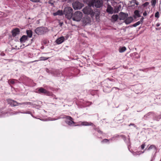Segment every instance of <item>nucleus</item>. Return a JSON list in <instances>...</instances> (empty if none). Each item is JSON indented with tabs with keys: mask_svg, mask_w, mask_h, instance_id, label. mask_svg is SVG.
I'll return each mask as SVG.
<instances>
[{
	"mask_svg": "<svg viewBox=\"0 0 161 161\" xmlns=\"http://www.w3.org/2000/svg\"><path fill=\"white\" fill-rule=\"evenodd\" d=\"M114 120L117 123H121L123 121V118L120 117V115H118L114 118Z\"/></svg>",
	"mask_w": 161,
	"mask_h": 161,
	"instance_id": "nucleus-15",
	"label": "nucleus"
},
{
	"mask_svg": "<svg viewBox=\"0 0 161 161\" xmlns=\"http://www.w3.org/2000/svg\"><path fill=\"white\" fill-rule=\"evenodd\" d=\"M114 88H115V89H118V88L117 87H114Z\"/></svg>",
	"mask_w": 161,
	"mask_h": 161,
	"instance_id": "nucleus-58",
	"label": "nucleus"
},
{
	"mask_svg": "<svg viewBox=\"0 0 161 161\" xmlns=\"http://www.w3.org/2000/svg\"><path fill=\"white\" fill-rule=\"evenodd\" d=\"M160 25L158 23H157V24H156V26H157V27H158Z\"/></svg>",
	"mask_w": 161,
	"mask_h": 161,
	"instance_id": "nucleus-55",
	"label": "nucleus"
},
{
	"mask_svg": "<svg viewBox=\"0 0 161 161\" xmlns=\"http://www.w3.org/2000/svg\"><path fill=\"white\" fill-rule=\"evenodd\" d=\"M26 33L28 37L29 38H31L32 36L33 32L31 30H28L26 31Z\"/></svg>",
	"mask_w": 161,
	"mask_h": 161,
	"instance_id": "nucleus-23",
	"label": "nucleus"
},
{
	"mask_svg": "<svg viewBox=\"0 0 161 161\" xmlns=\"http://www.w3.org/2000/svg\"><path fill=\"white\" fill-rule=\"evenodd\" d=\"M141 22H142V21H138L136 23L132 25V26L134 27H136V26L140 24H141Z\"/></svg>",
	"mask_w": 161,
	"mask_h": 161,
	"instance_id": "nucleus-33",
	"label": "nucleus"
},
{
	"mask_svg": "<svg viewBox=\"0 0 161 161\" xmlns=\"http://www.w3.org/2000/svg\"><path fill=\"white\" fill-rule=\"evenodd\" d=\"M20 113H22V114H30L32 116V117H33L34 118H36L34 116L32 115V114H31V112H30V111H26V112H20Z\"/></svg>",
	"mask_w": 161,
	"mask_h": 161,
	"instance_id": "nucleus-30",
	"label": "nucleus"
},
{
	"mask_svg": "<svg viewBox=\"0 0 161 161\" xmlns=\"http://www.w3.org/2000/svg\"><path fill=\"white\" fill-rule=\"evenodd\" d=\"M124 51H119L120 53H122L124 52Z\"/></svg>",
	"mask_w": 161,
	"mask_h": 161,
	"instance_id": "nucleus-56",
	"label": "nucleus"
},
{
	"mask_svg": "<svg viewBox=\"0 0 161 161\" xmlns=\"http://www.w3.org/2000/svg\"><path fill=\"white\" fill-rule=\"evenodd\" d=\"M82 13L80 11H77L75 12L72 16V19L74 21H79L82 19Z\"/></svg>",
	"mask_w": 161,
	"mask_h": 161,
	"instance_id": "nucleus-4",
	"label": "nucleus"
},
{
	"mask_svg": "<svg viewBox=\"0 0 161 161\" xmlns=\"http://www.w3.org/2000/svg\"><path fill=\"white\" fill-rule=\"evenodd\" d=\"M155 17L158 18L159 17V13L158 12H157L155 13Z\"/></svg>",
	"mask_w": 161,
	"mask_h": 161,
	"instance_id": "nucleus-36",
	"label": "nucleus"
},
{
	"mask_svg": "<svg viewBox=\"0 0 161 161\" xmlns=\"http://www.w3.org/2000/svg\"><path fill=\"white\" fill-rule=\"evenodd\" d=\"M118 18V16L117 14L113 15L112 17V19L113 21H116Z\"/></svg>",
	"mask_w": 161,
	"mask_h": 161,
	"instance_id": "nucleus-26",
	"label": "nucleus"
},
{
	"mask_svg": "<svg viewBox=\"0 0 161 161\" xmlns=\"http://www.w3.org/2000/svg\"><path fill=\"white\" fill-rule=\"evenodd\" d=\"M149 4V3L148 2H146L143 4V6L144 7H146Z\"/></svg>",
	"mask_w": 161,
	"mask_h": 161,
	"instance_id": "nucleus-41",
	"label": "nucleus"
},
{
	"mask_svg": "<svg viewBox=\"0 0 161 161\" xmlns=\"http://www.w3.org/2000/svg\"><path fill=\"white\" fill-rule=\"evenodd\" d=\"M154 149L155 150H157V148L155 147V146L154 145H151L148 149H147L148 150H149L151 149Z\"/></svg>",
	"mask_w": 161,
	"mask_h": 161,
	"instance_id": "nucleus-27",
	"label": "nucleus"
},
{
	"mask_svg": "<svg viewBox=\"0 0 161 161\" xmlns=\"http://www.w3.org/2000/svg\"><path fill=\"white\" fill-rule=\"evenodd\" d=\"M7 101L8 103L12 107L18 106L19 105H28L30 103L29 102H25L19 103H17L16 101L11 99H7Z\"/></svg>",
	"mask_w": 161,
	"mask_h": 161,
	"instance_id": "nucleus-3",
	"label": "nucleus"
},
{
	"mask_svg": "<svg viewBox=\"0 0 161 161\" xmlns=\"http://www.w3.org/2000/svg\"><path fill=\"white\" fill-rule=\"evenodd\" d=\"M43 54L46 55V57H40V60H45L49 58L51 56H53L52 52H49L47 53H43Z\"/></svg>",
	"mask_w": 161,
	"mask_h": 161,
	"instance_id": "nucleus-10",
	"label": "nucleus"
},
{
	"mask_svg": "<svg viewBox=\"0 0 161 161\" xmlns=\"http://www.w3.org/2000/svg\"><path fill=\"white\" fill-rule=\"evenodd\" d=\"M15 80L14 79L9 80H8V84L10 85V84H14L15 83Z\"/></svg>",
	"mask_w": 161,
	"mask_h": 161,
	"instance_id": "nucleus-32",
	"label": "nucleus"
},
{
	"mask_svg": "<svg viewBox=\"0 0 161 161\" xmlns=\"http://www.w3.org/2000/svg\"><path fill=\"white\" fill-rule=\"evenodd\" d=\"M154 116V112H150L145 115L144 116V118L147 120L148 119L151 118L152 117H153Z\"/></svg>",
	"mask_w": 161,
	"mask_h": 161,
	"instance_id": "nucleus-12",
	"label": "nucleus"
},
{
	"mask_svg": "<svg viewBox=\"0 0 161 161\" xmlns=\"http://www.w3.org/2000/svg\"><path fill=\"white\" fill-rule=\"evenodd\" d=\"M133 20V18L131 17H130L127 18H126L125 20V22L126 24H129L132 22Z\"/></svg>",
	"mask_w": 161,
	"mask_h": 161,
	"instance_id": "nucleus-18",
	"label": "nucleus"
},
{
	"mask_svg": "<svg viewBox=\"0 0 161 161\" xmlns=\"http://www.w3.org/2000/svg\"><path fill=\"white\" fill-rule=\"evenodd\" d=\"M28 39V36L26 35H23L20 38V41L21 42H25Z\"/></svg>",
	"mask_w": 161,
	"mask_h": 161,
	"instance_id": "nucleus-19",
	"label": "nucleus"
},
{
	"mask_svg": "<svg viewBox=\"0 0 161 161\" xmlns=\"http://www.w3.org/2000/svg\"><path fill=\"white\" fill-rule=\"evenodd\" d=\"M54 2L52 0H49L48 2L49 4H50L52 6H54L53 3Z\"/></svg>",
	"mask_w": 161,
	"mask_h": 161,
	"instance_id": "nucleus-35",
	"label": "nucleus"
},
{
	"mask_svg": "<svg viewBox=\"0 0 161 161\" xmlns=\"http://www.w3.org/2000/svg\"><path fill=\"white\" fill-rule=\"evenodd\" d=\"M31 1L34 3H38L40 2V0H30Z\"/></svg>",
	"mask_w": 161,
	"mask_h": 161,
	"instance_id": "nucleus-44",
	"label": "nucleus"
},
{
	"mask_svg": "<svg viewBox=\"0 0 161 161\" xmlns=\"http://www.w3.org/2000/svg\"><path fill=\"white\" fill-rule=\"evenodd\" d=\"M103 91L104 92L107 93H108L110 92L111 91V90L110 88L109 87H106V89H103Z\"/></svg>",
	"mask_w": 161,
	"mask_h": 161,
	"instance_id": "nucleus-31",
	"label": "nucleus"
},
{
	"mask_svg": "<svg viewBox=\"0 0 161 161\" xmlns=\"http://www.w3.org/2000/svg\"><path fill=\"white\" fill-rule=\"evenodd\" d=\"M47 40H44L43 42V43L45 44H47Z\"/></svg>",
	"mask_w": 161,
	"mask_h": 161,
	"instance_id": "nucleus-48",
	"label": "nucleus"
},
{
	"mask_svg": "<svg viewBox=\"0 0 161 161\" xmlns=\"http://www.w3.org/2000/svg\"><path fill=\"white\" fill-rule=\"evenodd\" d=\"M12 36L14 37L16 36L17 35H19L20 33L19 29L18 28H16L13 29L12 31Z\"/></svg>",
	"mask_w": 161,
	"mask_h": 161,
	"instance_id": "nucleus-13",
	"label": "nucleus"
},
{
	"mask_svg": "<svg viewBox=\"0 0 161 161\" xmlns=\"http://www.w3.org/2000/svg\"><path fill=\"white\" fill-rule=\"evenodd\" d=\"M95 130H96L98 133L102 134V132L100 130H99L98 128H97L95 129Z\"/></svg>",
	"mask_w": 161,
	"mask_h": 161,
	"instance_id": "nucleus-46",
	"label": "nucleus"
},
{
	"mask_svg": "<svg viewBox=\"0 0 161 161\" xmlns=\"http://www.w3.org/2000/svg\"><path fill=\"white\" fill-rule=\"evenodd\" d=\"M53 69H52L51 70L47 69L46 71L47 73H51V71Z\"/></svg>",
	"mask_w": 161,
	"mask_h": 161,
	"instance_id": "nucleus-47",
	"label": "nucleus"
},
{
	"mask_svg": "<svg viewBox=\"0 0 161 161\" xmlns=\"http://www.w3.org/2000/svg\"><path fill=\"white\" fill-rule=\"evenodd\" d=\"M134 14L137 17H141L139 11L138 10H136L135 11Z\"/></svg>",
	"mask_w": 161,
	"mask_h": 161,
	"instance_id": "nucleus-29",
	"label": "nucleus"
},
{
	"mask_svg": "<svg viewBox=\"0 0 161 161\" xmlns=\"http://www.w3.org/2000/svg\"><path fill=\"white\" fill-rule=\"evenodd\" d=\"M84 14H90L92 17L94 15V12L93 11L91 8L89 7H86L82 10Z\"/></svg>",
	"mask_w": 161,
	"mask_h": 161,
	"instance_id": "nucleus-5",
	"label": "nucleus"
},
{
	"mask_svg": "<svg viewBox=\"0 0 161 161\" xmlns=\"http://www.w3.org/2000/svg\"><path fill=\"white\" fill-rule=\"evenodd\" d=\"M108 142V140L107 139H104L102 141V143H104V142Z\"/></svg>",
	"mask_w": 161,
	"mask_h": 161,
	"instance_id": "nucleus-38",
	"label": "nucleus"
},
{
	"mask_svg": "<svg viewBox=\"0 0 161 161\" xmlns=\"http://www.w3.org/2000/svg\"><path fill=\"white\" fill-rule=\"evenodd\" d=\"M145 69H139L140 71H145Z\"/></svg>",
	"mask_w": 161,
	"mask_h": 161,
	"instance_id": "nucleus-53",
	"label": "nucleus"
},
{
	"mask_svg": "<svg viewBox=\"0 0 161 161\" xmlns=\"http://www.w3.org/2000/svg\"><path fill=\"white\" fill-rule=\"evenodd\" d=\"M41 48H41L42 49H43V47H41Z\"/></svg>",
	"mask_w": 161,
	"mask_h": 161,
	"instance_id": "nucleus-61",
	"label": "nucleus"
},
{
	"mask_svg": "<svg viewBox=\"0 0 161 161\" xmlns=\"http://www.w3.org/2000/svg\"><path fill=\"white\" fill-rule=\"evenodd\" d=\"M36 33L38 35H42L44 33V28L43 27H39L35 30Z\"/></svg>",
	"mask_w": 161,
	"mask_h": 161,
	"instance_id": "nucleus-9",
	"label": "nucleus"
},
{
	"mask_svg": "<svg viewBox=\"0 0 161 161\" xmlns=\"http://www.w3.org/2000/svg\"><path fill=\"white\" fill-rule=\"evenodd\" d=\"M41 48H41L42 49H43V47H41Z\"/></svg>",
	"mask_w": 161,
	"mask_h": 161,
	"instance_id": "nucleus-60",
	"label": "nucleus"
},
{
	"mask_svg": "<svg viewBox=\"0 0 161 161\" xmlns=\"http://www.w3.org/2000/svg\"><path fill=\"white\" fill-rule=\"evenodd\" d=\"M114 137H113L112 139L111 140H112V139H114Z\"/></svg>",
	"mask_w": 161,
	"mask_h": 161,
	"instance_id": "nucleus-59",
	"label": "nucleus"
},
{
	"mask_svg": "<svg viewBox=\"0 0 161 161\" xmlns=\"http://www.w3.org/2000/svg\"><path fill=\"white\" fill-rule=\"evenodd\" d=\"M73 9L70 7L65 8L64 11V13L65 17L68 19H70L73 15Z\"/></svg>",
	"mask_w": 161,
	"mask_h": 161,
	"instance_id": "nucleus-2",
	"label": "nucleus"
},
{
	"mask_svg": "<svg viewBox=\"0 0 161 161\" xmlns=\"http://www.w3.org/2000/svg\"><path fill=\"white\" fill-rule=\"evenodd\" d=\"M151 3L152 6H155L156 3V0H152Z\"/></svg>",
	"mask_w": 161,
	"mask_h": 161,
	"instance_id": "nucleus-34",
	"label": "nucleus"
},
{
	"mask_svg": "<svg viewBox=\"0 0 161 161\" xmlns=\"http://www.w3.org/2000/svg\"><path fill=\"white\" fill-rule=\"evenodd\" d=\"M86 106H88L89 105V102H87L86 104Z\"/></svg>",
	"mask_w": 161,
	"mask_h": 161,
	"instance_id": "nucleus-54",
	"label": "nucleus"
},
{
	"mask_svg": "<svg viewBox=\"0 0 161 161\" xmlns=\"http://www.w3.org/2000/svg\"><path fill=\"white\" fill-rule=\"evenodd\" d=\"M132 2L134 3H135L137 5L139 4L138 2L136 1V0H133Z\"/></svg>",
	"mask_w": 161,
	"mask_h": 161,
	"instance_id": "nucleus-40",
	"label": "nucleus"
},
{
	"mask_svg": "<svg viewBox=\"0 0 161 161\" xmlns=\"http://www.w3.org/2000/svg\"><path fill=\"white\" fill-rule=\"evenodd\" d=\"M7 113L5 112L2 111L0 109V117H4L6 116V115Z\"/></svg>",
	"mask_w": 161,
	"mask_h": 161,
	"instance_id": "nucleus-28",
	"label": "nucleus"
},
{
	"mask_svg": "<svg viewBox=\"0 0 161 161\" xmlns=\"http://www.w3.org/2000/svg\"><path fill=\"white\" fill-rule=\"evenodd\" d=\"M107 11L110 14H113V8L110 6H108L107 9Z\"/></svg>",
	"mask_w": 161,
	"mask_h": 161,
	"instance_id": "nucleus-24",
	"label": "nucleus"
},
{
	"mask_svg": "<svg viewBox=\"0 0 161 161\" xmlns=\"http://www.w3.org/2000/svg\"><path fill=\"white\" fill-rule=\"evenodd\" d=\"M130 138H128L129 142H130Z\"/></svg>",
	"mask_w": 161,
	"mask_h": 161,
	"instance_id": "nucleus-57",
	"label": "nucleus"
},
{
	"mask_svg": "<svg viewBox=\"0 0 161 161\" xmlns=\"http://www.w3.org/2000/svg\"><path fill=\"white\" fill-rule=\"evenodd\" d=\"M60 119H66V120L65 121V122L69 125H71L75 123L73 121V119L71 117L66 115H61L60 116L58 117L57 119H53L51 120H55Z\"/></svg>",
	"mask_w": 161,
	"mask_h": 161,
	"instance_id": "nucleus-1",
	"label": "nucleus"
},
{
	"mask_svg": "<svg viewBox=\"0 0 161 161\" xmlns=\"http://www.w3.org/2000/svg\"><path fill=\"white\" fill-rule=\"evenodd\" d=\"M131 125L133 126L134 127L136 126L134 124H133V123H130V124L129 125V126H130Z\"/></svg>",
	"mask_w": 161,
	"mask_h": 161,
	"instance_id": "nucleus-49",
	"label": "nucleus"
},
{
	"mask_svg": "<svg viewBox=\"0 0 161 161\" xmlns=\"http://www.w3.org/2000/svg\"><path fill=\"white\" fill-rule=\"evenodd\" d=\"M93 124L91 122H88L86 121H83L81 122V125L83 126L92 125Z\"/></svg>",
	"mask_w": 161,
	"mask_h": 161,
	"instance_id": "nucleus-21",
	"label": "nucleus"
},
{
	"mask_svg": "<svg viewBox=\"0 0 161 161\" xmlns=\"http://www.w3.org/2000/svg\"><path fill=\"white\" fill-rule=\"evenodd\" d=\"M143 19H144V18L143 17H142V18L141 19V20L139 21H142V22H141V24L143 23Z\"/></svg>",
	"mask_w": 161,
	"mask_h": 161,
	"instance_id": "nucleus-51",
	"label": "nucleus"
},
{
	"mask_svg": "<svg viewBox=\"0 0 161 161\" xmlns=\"http://www.w3.org/2000/svg\"><path fill=\"white\" fill-rule=\"evenodd\" d=\"M73 7L75 9H80L82 7V4L78 1H75L72 3Z\"/></svg>",
	"mask_w": 161,
	"mask_h": 161,
	"instance_id": "nucleus-8",
	"label": "nucleus"
},
{
	"mask_svg": "<svg viewBox=\"0 0 161 161\" xmlns=\"http://www.w3.org/2000/svg\"><path fill=\"white\" fill-rule=\"evenodd\" d=\"M108 80L111 81H113V80H114L113 79H110L109 78H108L107 79V80Z\"/></svg>",
	"mask_w": 161,
	"mask_h": 161,
	"instance_id": "nucleus-52",
	"label": "nucleus"
},
{
	"mask_svg": "<svg viewBox=\"0 0 161 161\" xmlns=\"http://www.w3.org/2000/svg\"><path fill=\"white\" fill-rule=\"evenodd\" d=\"M92 5L97 8H100L103 5L102 0H92Z\"/></svg>",
	"mask_w": 161,
	"mask_h": 161,
	"instance_id": "nucleus-7",
	"label": "nucleus"
},
{
	"mask_svg": "<svg viewBox=\"0 0 161 161\" xmlns=\"http://www.w3.org/2000/svg\"><path fill=\"white\" fill-rule=\"evenodd\" d=\"M119 18L120 20H125L128 17V14H127L123 13L122 12H121L119 14Z\"/></svg>",
	"mask_w": 161,
	"mask_h": 161,
	"instance_id": "nucleus-11",
	"label": "nucleus"
},
{
	"mask_svg": "<svg viewBox=\"0 0 161 161\" xmlns=\"http://www.w3.org/2000/svg\"><path fill=\"white\" fill-rule=\"evenodd\" d=\"M65 38L64 36H61L58 38L56 41V43L58 44H61L64 42Z\"/></svg>",
	"mask_w": 161,
	"mask_h": 161,
	"instance_id": "nucleus-16",
	"label": "nucleus"
},
{
	"mask_svg": "<svg viewBox=\"0 0 161 161\" xmlns=\"http://www.w3.org/2000/svg\"><path fill=\"white\" fill-rule=\"evenodd\" d=\"M126 50V48L125 47H120V48L119 49V50H123V51H124V50Z\"/></svg>",
	"mask_w": 161,
	"mask_h": 161,
	"instance_id": "nucleus-39",
	"label": "nucleus"
},
{
	"mask_svg": "<svg viewBox=\"0 0 161 161\" xmlns=\"http://www.w3.org/2000/svg\"><path fill=\"white\" fill-rule=\"evenodd\" d=\"M153 119L157 121H158L161 119V115H159L157 116H154L153 117Z\"/></svg>",
	"mask_w": 161,
	"mask_h": 161,
	"instance_id": "nucleus-25",
	"label": "nucleus"
},
{
	"mask_svg": "<svg viewBox=\"0 0 161 161\" xmlns=\"http://www.w3.org/2000/svg\"><path fill=\"white\" fill-rule=\"evenodd\" d=\"M145 143H143L141 146V148L142 149H143L145 147Z\"/></svg>",
	"mask_w": 161,
	"mask_h": 161,
	"instance_id": "nucleus-37",
	"label": "nucleus"
},
{
	"mask_svg": "<svg viewBox=\"0 0 161 161\" xmlns=\"http://www.w3.org/2000/svg\"><path fill=\"white\" fill-rule=\"evenodd\" d=\"M41 48H41L42 49H43V47H41Z\"/></svg>",
	"mask_w": 161,
	"mask_h": 161,
	"instance_id": "nucleus-62",
	"label": "nucleus"
},
{
	"mask_svg": "<svg viewBox=\"0 0 161 161\" xmlns=\"http://www.w3.org/2000/svg\"><path fill=\"white\" fill-rule=\"evenodd\" d=\"M144 152H142V153H143Z\"/></svg>",
	"mask_w": 161,
	"mask_h": 161,
	"instance_id": "nucleus-63",
	"label": "nucleus"
},
{
	"mask_svg": "<svg viewBox=\"0 0 161 161\" xmlns=\"http://www.w3.org/2000/svg\"><path fill=\"white\" fill-rule=\"evenodd\" d=\"M51 74L54 75L58 76L60 75L61 73L58 70L54 69L51 71Z\"/></svg>",
	"mask_w": 161,
	"mask_h": 161,
	"instance_id": "nucleus-14",
	"label": "nucleus"
},
{
	"mask_svg": "<svg viewBox=\"0 0 161 161\" xmlns=\"http://www.w3.org/2000/svg\"><path fill=\"white\" fill-rule=\"evenodd\" d=\"M121 136L123 138V139H124V141L125 142L126 141V138L125 136H124V135H121V136Z\"/></svg>",
	"mask_w": 161,
	"mask_h": 161,
	"instance_id": "nucleus-45",
	"label": "nucleus"
},
{
	"mask_svg": "<svg viewBox=\"0 0 161 161\" xmlns=\"http://www.w3.org/2000/svg\"><path fill=\"white\" fill-rule=\"evenodd\" d=\"M20 112H17V111H12L11 112L8 113L6 112L7 114L6 115V116H8V115H13L15 114H16L18 113H20Z\"/></svg>",
	"mask_w": 161,
	"mask_h": 161,
	"instance_id": "nucleus-17",
	"label": "nucleus"
},
{
	"mask_svg": "<svg viewBox=\"0 0 161 161\" xmlns=\"http://www.w3.org/2000/svg\"><path fill=\"white\" fill-rule=\"evenodd\" d=\"M37 91L38 93L40 94H44L48 96H51L52 94V92L47 91L42 87H40L37 88Z\"/></svg>",
	"mask_w": 161,
	"mask_h": 161,
	"instance_id": "nucleus-6",
	"label": "nucleus"
},
{
	"mask_svg": "<svg viewBox=\"0 0 161 161\" xmlns=\"http://www.w3.org/2000/svg\"><path fill=\"white\" fill-rule=\"evenodd\" d=\"M0 55L1 56H4L5 55V54L2 51H0Z\"/></svg>",
	"mask_w": 161,
	"mask_h": 161,
	"instance_id": "nucleus-43",
	"label": "nucleus"
},
{
	"mask_svg": "<svg viewBox=\"0 0 161 161\" xmlns=\"http://www.w3.org/2000/svg\"><path fill=\"white\" fill-rule=\"evenodd\" d=\"M86 19L88 20V21L87 22L86 21H85V18L83 19V21H84V22H85L86 23H89V21L90 19L89 18H86Z\"/></svg>",
	"mask_w": 161,
	"mask_h": 161,
	"instance_id": "nucleus-42",
	"label": "nucleus"
},
{
	"mask_svg": "<svg viewBox=\"0 0 161 161\" xmlns=\"http://www.w3.org/2000/svg\"><path fill=\"white\" fill-rule=\"evenodd\" d=\"M130 56L134 58H138L140 57L139 54L136 52H134L130 54Z\"/></svg>",
	"mask_w": 161,
	"mask_h": 161,
	"instance_id": "nucleus-20",
	"label": "nucleus"
},
{
	"mask_svg": "<svg viewBox=\"0 0 161 161\" xmlns=\"http://www.w3.org/2000/svg\"><path fill=\"white\" fill-rule=\"evenodd\" d=\"M147 13L146 11L144 12L143 13V15L144 16L147 15Z\"/></svg>",
	"mask_w": 161,
	"mask_h": 161,
	"instance_id": "nucleus-50",
	"label": "nucleus"
},
{
	"mask_svg": "<svg viewBox=\"0 0 161 161\" xmlns=\"http://www.w3.org/2000/svg\"><path fill=\"white\" fill-rule=\"evenodd\" d=\"M63 12L62 10H58L55 13H53V15L54 16H56V15H63Z\"/></svg>",
	"mask_w": 161,
	"mask_h": 161,
	"instance_id": "nucleus-22",
	"label": "nucleus"
}]
</instances>
